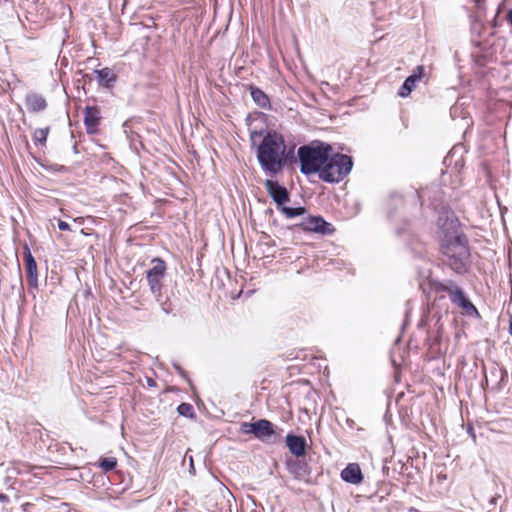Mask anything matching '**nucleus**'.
Instances as JSON below:
<instances>
[{"label": "nucleus", "mask_w": 512, "mask_h": 512, "mask_svg": "<svg viewBox=\"0 0 512 512\" xmlns=\"http://www.w3.org/2000/svg\"><path fill=\"white\" fill-rule=\"evenodd\" d=\"M100 111L97 107L87 106L84 109V123L89 134L97 131L100 123Z\"/></svg>", "instance_id": "obj_11"}, {"label": "nucleus", "mask_w": 512, "mask_h": 512, "mask_svg": "<svg viewBox=\"0 0 512 512\" xmlns=\"http://www.w3.org/2000/svg\"><path fill=\"white\" fill-rule=\"evenodd\" d=\"M286 445L289 451L297 457H301L306 454L307 443L306 439L302 436L288 434L286 436Z\"/></svg>", "instance_id": "obj_12"}, {"label": "nucleus", "mask_w": 512, "mask_h": 512, "mask_svg": "<svg viewBox=\"0 0 512 512\" xmlns=\"http://www.w3.org/2000/svg\"><path fill=\"white\" fill-rule=\"evenodd\" d=\"M9 498L6 494L0 493V502H8Z\"/></svg>", "instance_id": "obj_25"}, {"label": "nucleus", "mask_w": 512, "mask_h": 512, "mask_svg": "<svg viewBox=\"0 0 512 512\" xmlns=\"http://www.w3.org/2000/svg\"><path fill=\"white\" fill-rule=\"evenodd\" d=\"M49 133V128H38L33 133V140L36 143H39L41 145H44L47 139Z\"/></svg>", "instance_id": "obj_21"}, {"label": "nucleus", "mask_w": 512, "mask_h": 512, "mask_svg": "<svg viewBox=\"0 0 512 512\" xmlns=\"http://www.w3.org/2000/svg\"><path fill=\"white\" fill-rule=\"evenodd\" d=\"M97 74V79L100 85L105 87H110L111 84L116 80V76L110 68H103L100 70H95Z\"/></svg>", "instance_id": "obj_17"}, {"label": "nucleus", "mask_w": 512, "mask_h": 512, "mask_svg": "<svg viewBox=\"0 0 512 512\" xmlns=\"http://www.w3.org/2000/svg\"><path fill=\"white\" fill-rule=\"evenodd\" d=\"M303 230L322 234H331L334 229L321 216H309L304 218L300 224Z\"/></svg>", "instance_id": "obj_8"}, {"label": "nucleus", "mask_w": 512, "mask_h": 512, "mask_svg": "<svg viewBox=\"0 0 512 512\" xmlns=\"http://www.w3.org/2000/svg\"><path fill=\"white\" fill-rule=\"evenodd\" d=\"M152 268L147 270L146 276L148 285L150 287L151 293L155 296L156 301L160 303L162 310L165 313L170 312V308L166 307L165 303L161 302V288H162V279L165 275L166 264L160 258H154L152 260Z\"/></svg>", "instance_id": "obj_4"}, {"label": "nucleus", "mask_w": 512, "mask_h": 512, "mask_svg": "<svg viewBox=\"0 0 512 512\" xmlns=\"http://www.w3.org/2000/svg\"><path fill=\"white\" fill-rule=\"evenodd\" d=\"M286 148L283 136L272 131L267 132L258 145V162L270 177L276 176L286 164Z\"/></svg>", "instance_id": "obj_1"}, {"label": "nucleus", "mask_w": 512, "mask_h": 512, "mask_svg": "<svg viewBox=\"0 0 512 512\" xmlns=\"http://www.w3.org/2000/svg\"><path fill=\"white\" fill-rule=\"evenodd\" d=\"M147 383L149 386H155V384H156L155 381L151 378H148Z\"/></svg>", "instance_id": "obj_26"}, {"label": "nucleus", "mask_w": 512, "mask_h": 512, "mask_svg": "<svg viewBox=\"0 0 512 512\" xmlns=\"http://www.w3.org/2000/svg\"><path fill=\"white\" fill-rule=\"evenodd\" d=\"M341 478L350 484L358 485L363 481V474L357 463H349L342 471Z\"/></svg>", "instance_id": "obj_13"}, {"label": "nucleus", "mask_w": 512, "mask_h": 512, "mask_svg": "<svg viewBox=\"0 0 512 512\" xmlns=\"http://www.w3.org/2000/svg\"><path fill=\"white\" fill-rule=\"evenodd\" d=\"M24 261L28 285L34 289L38 288L37 264L29 247L25 245Z\"/></svg>", "instance_id": "obj_9"}, {"label": "nucleus", "mask_w": 512, "mask_h": 512, "mask_svg": "<svg viewBox=\"0 0 512 512\" xmlns=\"http://www.w3.org/2000/svg\"><path fill=\"white\" fill-rule=\"evenodd\" d=\"M332 152V146L321 141H314L298 149L300 171L305 175L319 173L322 170L328 156Z\"/></svg>", "instance_id": "obj_2"}, {"label": "nucleus", "mask_w": 512, "mask_h": 512, "mask_svg": "<svg viewBox=\"0 0 512 512\" xmlns=\"http://www.w3.org/2000/svg\"><path fill=\"white\" fill-rule=\"evenodd\" d=\"M251 97L261 108H266L270 104L268 96L259 88H251Z\"/></svg>", "instance_id": "obj_18"}, {"label": "nucleus", "mask_w": 512, "mask_h": 512, "mask_svg": "<svg viewBox=\"0 0 512 512\" xmlns=\"http://www.w3.org/2000/svg\"><path fill=\"white\" fill-rule=\"evenodd\" d=\"M241 431L244 434H253L257 439L267 442L275 435L274 425L266 419H261L253 423L243 422Z\"/></svg>", "instance_id": "obj_5"}, {"label": "nucleus", "mask_w": 512, "mask_h": 512, "mask_svg": "<svg viewBox=\"0 0 512 512\" xmlns=\"http://www.w3.org/2000/svg\"><path fill=\"white\" fill-rule=\"evenodd\" d=\"M263 135L262 131H252L250 133V138L253 143H255V140L257 137H261Z\"/></svg>", "instance_id": "obj_24"}, {"label": "nucleus", "mask_w": 512, "mask_h": 512, "mask_svg": "<svg viewBox=\"0 0 512 512\" xmlns=\"http://www.w3.org/2000/svg\"><path fill=\"white\" fill-rule=\"evenodd\" d=\"M58 228L62 231H68V230H70V225L65 221L59 220Z\"/></svg>", "instance_id": "obj_23"}, {"label": "nucleus", "mask_w": 512, "mask_h": 512, "mask_svg": "<svg viewBox=\"0 0 512 512\" xmlns=\"http://www.w3.org/2000/svg\"><path fill=\"white\" fill-rule=\"evenodd\" d=\"M463 250H469L467 240L462 236H455L449 246L446 248L445 254L459 255Z\"/></svg>", "instance_id": "obj_16"}, {"label": "nucleus", "mask_w": 512, "mask_h": 512, "mask_svg": "<svg viewBox=\"0 0 512 512\" xmlns=\"http://www.w3.org/2000/svg\"><path fill=\"white\" fill-rule=\"evenodd\" d=\"M279 210L287 217V218H294L297 216H301L306 213V209L304 207H287L283 205Z\"/></svg>", "instance_id": "obj_19"}, {"label": "nucleus", "mask_w": 512, "mask_h": 512, "mask_svg": "<svg viewBox=\"0 0 512 512\" xmlns=\"http://www.w3.org/2000/svg\"><path fill=\"white\" fill-rule=\"evenodd\" d=\"M449 258V266L457 273H462L466 270L468 258L470 256L469 250H463L459 255L446 254Z\"/></svg>", "instance_id": "obj_14"}, {"label": "nucleus", "mask_w": 512, "mask_h": 512, "mask_svg": "<svg viewBox=\"0 0 512 512\" xmlns=\"http://www.w3.org/2000/svg\"><path fill=\"white\" fill-rule=\"evenodd\" d=\"M177 411L180 415L184 416V417H188V418H193L195 413H194V408L191 404L189 403H181L178 408H177Z\"/></svg>", "instance_id": "obj_22"}, {"label": "nucleus", "mask_w": 512, "mask_h": 512, "mask_svg": "<svg viewBox=\"0 0 512 512\" xmlns=\"http://www.w3.org/2000/svg\"><path fill=\"white\" fill-rule=\"evenodd\" d=\"M353 166L352 158L345 154L336 153L328 156L319 178L328 183L340 182L346 177Z\"/></svg>", "instance_id": "obj_3"}, {"label": "nucleus", "mask_w": 512, "mask_h": 512, "mask_svg": "<svg viewBox=\"0 0 512 512\" xmlns=\"http://www.w3.org/2000/svg\"><path fill=\"white\" fill-rule=\"evenodd\" d=\"M264 186L270 197L276 203L278 209L281 208L287 201H289L288 190L284 186L280 185L277 181L267 179L264 182Z\"/></svg>", "instance_id": "obj_7"}, {"label": "nucleus", "mask_w": 512, "mask_h": 512, "mask_svg": "<svg viewBox=\"0 0 512 512\" xmlns=\"http://www.w3.org/2000/svg\"><path fill=\"white\" fill-rule=\"evenodd\" d=\"M441 290L446 292L451 302L459 306L465 314L469 316L478 314L476 307L470 302L468 298H466L464 292L458 286L452 283L449 285H442Z\"/></svg>", "instance_id": "obj_6"}, {"label": "nucleus", "mask_w": 512, "mask_h": 512, "mask_svg": "<svg viewBox=\"0 0 512 512\" xmlns=\"http://www.w3.org/2000/svg\"><path fill=\"white\" fill-rule=\"evenodd\" d=\"M117 466V460L114 457L102 458L99 461V467L105 472L114 470Z\"/></svg>", "instance_id": "obj_20"}, {"label": "nucleus", "mask_w": 512, "mask_h": 512, "mask_svg": "<svg viewBox=\"0 0 512 512\" xmlns=\"http://www.w3.org/2000/svg\"><path fill=\"white\" fill-rule=\"evenodd\" d=\"M423 75H424L423 66H417L413 70V73L406 78V80L404 81L403 85L401 86L398 94L401 97L408 96L413 91V89L416 87V83L422 79Z\"/></svg>", "instance_id": "obj_10"}, {"label": "nucleus", "mask_w": 512, "mask_h": 512, "mask_svg": "<svg viewBox=\"0 0 512 512\" xmlns=\"http://www.w3.org/2000/svg\"><path fill=\"white\" fill-rule=\"evenodd\" d=\"M26 106L32 112L42 111L46 108L47 103L43 96L37 93H30L26 96Z\"/></svg>", "instance_id": "obj_15"}]
</instances>
